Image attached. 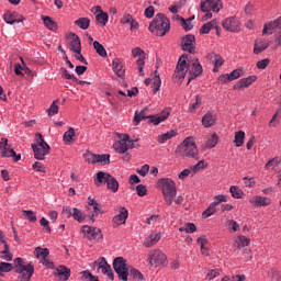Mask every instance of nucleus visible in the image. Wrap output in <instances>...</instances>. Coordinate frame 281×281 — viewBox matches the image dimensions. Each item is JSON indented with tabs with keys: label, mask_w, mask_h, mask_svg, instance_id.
<instances>
[{
	"label": "nucleus",
	"mask_w": 281,
	"mask_h": 281,
	"mask_svg": "<svg viewBox=\"0 0 281 281\" xmlns=\"http://www.w3.org/2000/svg\"><path fill=\"white\" fill-rule=\"evenodd\" d=\"M189 74L188 83L199 78L203 74V66L199 61V58L188 59V54H183L177 63L176 70L172 76V80L176 85H182L186 80V76Z\"/></svg>",
	"instance_id": "1"
},
{
	"label": "nucleus",
	"mask_w": 281,
	"mask_h": 281,
	"mask_svg": "<svg viewBox=\"0 0 281 281\" xmlns=\"http://www.w3.org/2000/svg\"><path fill=\"white\" fill-rule=\"evenodd\" d=\"M22 212H23V214H25V216L30 223H36V214H34L33 211L23 210Z\"/></svg>",
	"instance_id": "64"
},
{
	"label": "nucleus",
	"mask_w": 281,
	"mask_h": 281,
	"mask_svg": "<svg viewBox=\"0 0 281 281\" xmlns=\"http://www.w3.org/2000/svg\"><path fill=\"white\" fill-rule=\"evenodd\" d=\"M158 190H161L164 201L167 205H172L177 199V183L170 178H161L157 181Z\"/></svg>",
	"instance_id": "2"
},
{
	"label": "nucleus",
	"mask_w": 281,
	"mask_h": 281,
	"mask_svg": "<svg viewBox=\"0 0 281 281\" xmlns=\"http://www.w3.org/2000/svg\"><path fill=\"white\" fill-rule=\"evenodd\" d=\"M95 20L104 27L109 23V13L102 12L95 15Z\"/></svg>",
	"instance_id": "50"
},
{
	"label": "nucleus",
	"mask_w": 281,
	"mask_h": 281,
	"mask_svg": "<svg viewBox=\"0 0 281 281\" xmlns=\"http://www.w3.org/2000/svg\"><path fill=\"white\" fill-rule=\"evenodd\" d=\"M270 42L265 38H257L254 44V54H262L266 49H269Z\"/></svg>",
	"instance_id": "26"
},
{
	"label": "nucleus",
	"mask_w": 281,
	"mask_h": 281,
	"mask_svg": "<svg viewBox=\"0 0 281 281\" xmlns=\"http://www.w3.org/2000/svg\"><path fill=\"white\" fill-rule=\"evenodd\" d=\"M218 212V206L211 202L209 207L202 213V218H210V216H214Z\"/></svg>",
	"instance_id": "33"
},
{
	"label": "nucleus",
	"mask_w": 281,
	"mask_h": 281,
	"mask_svg": "<svg viewBox=\"0 0 281 281\" xmlns=\"http://www.w3.org/2000/svg\"><path fill=\"white\" fill-rule=\"evenodd\" d=\"M194 45H196V38L194 37V35L189 34L182 38V50L183 52H189V54H194V52H195Z\"/></svg>",
	"instance_id": "17"
},
{
	"label": "nucleus",
	"mask_w": 281,
	"mask_h": 281,
	"mask_svg": "<svg viewBox=\"0 0 281 281\" xmlns=\"http://www.w3.org/2000/svg\"><path fill=\"white\" fill-rule=\"evenodd\" d=\"M273 30H281V16L268 24H265L262 34H273Z\"/></svg>",
	"instance_id": "30"
},
{
	"label": "nucleus",
	"mask_w": 281,
	"mask_h": 281,
	"mask_svg": "<svg viewBox=\"0 0 281 281\" xmlns=\"http://www.w3.org/2000/svg\"><path fill=\"white\" fill-rule=\"evenodd\" d=\"M75 25L80 30H89V25H91V20L89 18H79L75 21Z\"/></svg>",
	"instance_id": "39"
},
{
	"label": "nucleus",
	"mask_w": 281,
	"mask_h": 281,
	"mask_svg": "<svg viewBox=\"0 0 281 281\" xmlns=\"http://www.w3.org/2000/svg\"><path fill=\"white\" fill-rule=\"evenodd\" d=\"M244 71L243 68H237L235 70H233L231 74H228L231 76V80H238V78H241V76H244Z\"/></svg>",
	"instance_id": "60"
},
{
	"label": "nucleus",
	"mask_w": 281,
	"mask_h": 281,
	"mask_svg": "<svg viewBox=\"0 0 281 281\" xmlns=\"http://www.w3.org/2000/svg\"><path fill=\"white\" fill-rule=\"evenodd\" d=\"M281 164V158L280 157H274L270 159L268 162L265 165L266 170H271V168H276V166H280Z\"/></svg>",
	"instance_id": "53"
},
{
	"label": "nucleus",
	"mask_w": 281,
	"mask_h": 281,
	"mask_svg": "<svg viewBox=\"0 0 281 281\" xmlns=\"http://www.w3.org/2000/svg\"><path fill=\"white\" fill-rule=\"evenodd\" d=\"M14 271L19 273L18 281H30L34 276V266L32 263L25 265V259L18 257L13 261Z\"/></svg>",
	"instance_id": "4"
},
{
	"label": "nucleus",
	"mask_w": 281,
	"mask_h": 281,
	"mask_svg": "<svg viewBox=\"0 0 281 281\" xmlns=\"http://www.w3.org/2000/svg\"><path fill=\"white\" fill-rule=\"evenodd\" d=\"M113 269L119 278L122 281H128V263L124 257H116L113 260Z\"/></svg>",
	"instance_id": "10"
},
{
	"label": "nucleus",
	"mask_w": 281,
	"mask_h": 281,
	"mask_svg": "<svg viewBox=\"0 0 281 281\" xmlns=\"http://www.w3.org/2000/svg\"><path fill=\"white\" fill-rule=\"evenodd\" d=\"M225 64V59L221 55H215L213 71L216 74L221 67Z\"/></svg>",
	"instance_id": "51"
},
{
	"label": "nucleus",
	"mask_w": 281,
	"mask_h": 281,
	"mask_svg": "<svg viewBox=\"0 0 281 281\" xmlns=\"http://www.w3.org/2000/svg\"><path fill=\"white\" fill-rule=\"evenodd\" d=\"M3 21H5L8 25H14V23H23V21H25V16L16 11H8L3 14Z\"/></svg>",
	"instance_id": "16"
},
{
	"label": "nucleus",
	"mask_w": 281,
	"mask_h": 281,
	"mask_svg": "<svg viewBox=\"0 0 281 281\" xmlns=\"http://www.w3.org/2000/svg\"><path fill=\"white\" fill-rule=\"evenodd\" d=\"M196 243L200 246L202 256H210V249L205 247L207 245V238H205V235L199 237Z\"/></svg>",
	"instance_id": "32"
},
{
	"label": "nucleus",
	"mask_w": 281,
	"mask_h": 281,
	"mask_svg": "<svg viewBox=\"0 0 281 281\" xmlns=\"http://www.w3.org/2000/svg\"><path fill=\"white\" fill-rule=\"evenodd\" d=\"M97 156H98V154H93V153L87 150L83 154V159H85V161H87V164H92L93 166H95V164H97Z\"/></svg>",
	"instance_id": "48"
},
{
	"label": "nucleus",
	"mask_w": 281,
	"mask_h": 281,
	"mask_svg": "<svg viewBox=\"0 0 281 281\" xmlns=\"http://www.w3.org/2000/svg\"><path fill=\"white\" fill-rule=\"evenodd\" d=\"M170 117V110H164L158 114L149 115L148 120L150 124H154V126H159L161 122H166V120Z\"/></svg>",
	"instance_id": "21"
},
{
	"label": "nucleus",
	"mask_w": 281,
	"mask_h": 281,
	"mask_svg": "<svg viewBox=\"0 0 281 281\" xmlns=\"http://www.w3.org/2000/svg\"><path fill=\"white\" fill-rule=\"evenodd\" d=\"M12 269H14V266L12 263L0 262V276L4 277L5 273H10Z\"/></svg>",
	"instance_id": "49"
},
{
	"label": "nucleus",
	"mask_w": 281,
	"mask_h": 281,
	"mask_svg": "<svg viewBox=\"0 0 281 281\" xmlns=\"http://www.w3.org/2000/svg\"><path fill=\"white\" fill-rule=\"evenodd\" d=\"M112 69L117 78L123 79L126 76V68L124 67V63H122V59L120 58H114L112 60Z\"/></svg>",
	"instance_id": "22"
},
{
	"label": "nucleus",
	"mask_w": 281,
	"mask_h": 281,
	"mask_svg": "<svg viewBox=\"0 0 281 281\" xmlns=\"http://www.w3.org/2000/svg\"><path fill=\"white\" fill-rule=\"evenodd\" d=\"M176 153H178L180 157L199 159V147H196V142H194L192 137L184 138L180 146H178Z\"/></svg>",
	"instance_id": "5"
},
{
	"label": "nucleus",
	"mask_w": 281,
	"mask_h": 281,
	"mask_svg": "<svg viewBox=\"0 0 281 281\" xmlns=\"http://www.w3.org/2000/svg\"><path fill=\"white\" fill-rule=\"evenodd\" d=\"M229 200V198L225 194H217L214 196V200H213V204L214 205H221V203H227V201Z\"/></svg>",
	"instance_id": "56"
},
{
	"label": "nucleus",
	"mask_w": 281,
	"mask_h": 281,
	"mask_svg": "<svg viewBox=\"0 0 281 281\" xmlns=\"http://www.w3.org/2000/svg\"><path fill=\"white\" fill-rule=\"evenodd\" d=\"M268 277L271 280L281 281V274H280V270H278V268H271L268 271Z\"/></svg>",
	"instance_id": "54"
},
{
	"label": "nucleus",
	"mask_w": 281,
	"mask_h": 281,
	"mask_svg": "<svg viewBox=\"0 0 281 281\" xmlns=\"http://www.w3.org/2000/svg\"><path fill=\"white\" fill-rule=\"evenodd\" d=\"M221 276V270L218 269H211L206 271V280L211 281L214 280V278H218Z\"/></svg>",
	"instance_id": "59"
},
{
	"label": "nucleus",
	"mask_w": 281,
	"mask_h": 281,
	"mask_svg": "<svg viewBox=\"0 0 281 281\" xmlns=\"http://www.w3.org/2000/svg\"><path fill=\"white\" fill-rule=\"evenodd\" d=\"M147 262L149 267H164L168 262V257L161 251V249H151L147 255Z\"/></svg>",
	"instance_id": "9"
},
{
	"label": "nucleus",
	"mask_w": 281,
	"mask_h": 281,
	"mask_svg": "<svg viewBox=\"0 0 281 281\" xmlns=\"http://www.w3.org/2000/svg\"><path fill=\"white\" fill-rule=\"evenodd\" d=\"M243 181H244L245 188H255L256 187L255 178L244 177Z\"/></svg>",
	"instance_id": "63"
},
{
	"label": "nucleus",
	"mask_w": 281,
	"mask_h": 281,
	"mask_svg": "<svg viewBox=\"0 0 281 281\" xmlns=\"http://www.w3.org/2000/svg\"><path fill=\"white\" fill-rule=\"evenodd\" d=\"M81 234L86 240H97L100 241L104 238L102 235V229L95 226L83 225L81 226Z\"/></svg>",
	"instance_id": "11"
},
{
	"label": "nucleus",
	"mask_w": 281,
	"mask_h": 281,
	"mask_svg": "<svg viewBox=\"0 0 281 281\" xmlns=\"http://www.w3.org/2000/svg\"><path fill=\"white\" fill-rule=\"evenodd\" d=\"M144 120H148V116H146V111H136L134 115V124L137 126V124Z\"/></svg>",
	"instance_id": "52"
},
{
	"label": "nucleus",
	"mask_w": 281,
	"mask_h": 281,
	"mask_svg": "<svg viewBox=\"0 0 281 281\" xmlns=\"http://www.w3.org/2000/svg\"><path fill=\"white\" fill-rule=\"evenodd\" d=\"M72 218L75 221H77L78 223H82L85 221V218H87V215H85V213H82V211L79 210L78 207H74L72 209Z\"/></svg>",
	"instance_id": "46"
},
{
	"label": "nucleus",
	"mask_w": 281,
	"mask_h": 281,
	"mask_svg": "<svg viewBox=\"0 0 281 281\" xmlns=\"http://www.w3.org/2000/svg\"><path fill=\"white\" fill-rule=\"evenodd\" d=\"M81 276L83 278V280H88V281H100V279L95 276H92L91 272L89 270H85L81 272Z\"/></svg>",
	"instance_id": "62"
},
{
	"label": "nucleus",
	"mask_w": 281,
	"mask_h": 281,
	"mask_svg": "<svg viewBox=\"0 0 281 281\" xmlns=\"http://www.w3.org/2000/svg\"><path fill=\"white\" fill-rule=\"evenodd\" d=\"M258 80V77L256 75H251L245 78H241L237 81V83L234 86L235 90H240V89H249L254 82Z\"/></svg>",
	"instance_id": "20"
},
{
	"label": "nucleus",
	"mask_w": 281,
	"mask_h": 281,
	"mask_svg": "<svg viewBox=\"0 0 281 281\" xmlns=\"http://www.w3.org/2000/svg\"><path fill=\"white\" fill-rule=\"evenodd\" d=\"M234 144L237 148H240V146L245 145V132L244 131H238L235 133Z\"/></svg>",
	"instance_id": "37"
},
{
	"label": "nucleus",
	"mask_w": 281,
	"mask_h": 281,
	"mask_svg": "<svg viewBox=\"0 0 281 281\" xmlns=\"http://www.w3.org/2000/svg\"><path fill=\"white\" fill-rule=\"evenodd\" d=\"M229 192L233 199H243L245 196V191H243V189H240L238 186H231Z\"/></svg>",
	"instance_id": "36"
},
{
	"label": "nucleus",
	"mask_w": 281,
	"mask_h": 281,
	"mask_svg": "<svg viewBox=\"0 0 281 281\" xmlns=\"http://www.w3.org/2000/svg\"><path fill=\"white\" fill-rule=\"evenodd\" d=\"M43 23L45 25V27H47V30H50L53 32H55V30H58V24H56V22L54 20H52V18L49 16H43Z\"/></svg>",
	"instance_id": "44"
},
{
	"label": "nucleus",
	"mask_w": 281,
	"mask_h": 281,
	"mask_svg": "<svg viewBox=\"0 0 281 281\" xmlns=\"http://www.w3.org/2000/svg\"><path fill=\"white\" fill-rule=\"evenodd\" d=\"M227 32H240V23L235 18H227L222 23Z\"/></svg>",
	"instance_id": "23"
},
{
	"label": "nucleus",
	"mask_w": 281,
	"mask_h": 281,
	"mask_svg": "<svg viewBox=\"0 0 281 281\" xmlns=\"http://www.w3.org/2000/svg\"><path fill=\"white\" fill-rule=\"evenodd\" d=\"M59 102H60V100H58V99L52 102L50 106L46 110L48 117H54V115H58V111L60 109L58 106Z\"/></svg>",
	"instance_id": "35"
},
{
	"label": "nucleus",
	"mask_w": 281,
	"mask_h": 281,
	"mask_svg": "<svg viewBox=\"0 0 281 281\" xmlns=\"http://www.w3.org/2000/svg\"><path fill=\"white\" fill-rule=\"evenodd\" d=\"M97 164H100V166H109L111 164V155L109 154H97Z\"/></svg>",
	"instance_id": "45"
},
{
	"label": "nucleus",
	"mask_w": 281,
	"mask_h": 281,
	"mask_svg": "<svg viewBox=\"0 0 281 281\" xmlns=\"http://www.w3.org/2000/svg\"><path fill=\"white\" fill-rule=\"evenodd\" d=\"M217 120L218 116L216 112L207 111L202 117V126H204V128H212V126H216Z\"/></svg>",
	"instance_id": "19"
},
{
	"label": "nucleus",
	"mask_w": 281,
	"mask_h": 281,
	"mask_svg": "<svg viewBox=\"0 0 281 281\" xmlns=\"http://www.w3.org/2000/svg\"><path fill=\"white\" fill-rule=\"evenodd\" d=\"M177 130H171L162 135H160L158 137V142L159 144H166V142H168V139H172V137H177Z\"/></svg>",
	"instance_id": "38"
},
{
	"label": "nucleus",
	"mask_w": 281,
	"mask_h": 281,
	"mask_svg": "<svg viewBox=\"0 0 281 281\" xmlns=\"http://www.w3.org/2000/svg\"><path fill=\"white\" fill-rule=\"evenodd\" d=\"M102 183L106 184V189L110 190V192L115 193L117 192V190H120V182L109 172L99 171L97 173V178L94 179V186H97V188H100Z\"/></svg>",
	"instance_id": "6"
},
{
	"label": "nucleus",
	"mask_w": 281,
	"mask_h": 281,
	"mask_svg": "<svg viewBox=\"0 0 281 281\" xmlns=\"http://www.w3.org/2000/svg\"><path fill=\"white\" fill-rule=\"evenodd\" d=\"M88 205L93 207L94 214L92 216H98L99 214H103L102 210H100V203L91 196L88 198Z\"/></svg>",
	"instance_id": "42"
},
{
	"label": "nucleus",
	"mask_w": 281,
	"mask_h": 281,
	"mask_svg": "<svg viewBox=\"0 0 281 281\" xmlns=\"http://www.w3.org/2000/svg\"><path fill=\"white\" fill-rule=\"evenodd\" d=\"M0 155L1 157H14V161H21V155H16L12 145L8 144V138H1Z\"/></svg>",
	"instance_id": "14"
},
{
	"label": "nucleus",
	"mask_w": 281,
	"mask_h": 281,
	"mask_svg": "<svg viewBox=\"0 0 281 281\" xmlns=\"http://www.w3.org/2000/svg\"><path fill=\"white\" fill-rule=\"evenodd\" d=\"M98 269V271H102L103 276H108L109 280H113L114 279V274H113V270L111 269V265H109V262L106 261V258L101 257L98 260H95L92 263V269Z\"/></svg>",
	"instance_id": "13"
},
{
	"label": "nucleus",
	"mask_w": 281,
	"mask_h": 281,
	"mask_svg": "<svg viewBox=\"0 0 281 281\" xmlns=\"http://www.w3.org/2000/svg\"><path fill=\"white\" fill-rule=\"evenodd\" d=\"M161 240V233H151L148 237L144 239V247L150 249V247H155L157 243Z\"/></svg>",
	"instance_id": "27"
},
{
	"label": "nucleus",
	"mask_w": 281,
	"mask_h": 281,
	"mask_svg": "<svg viewBox=\"0 0 281 281\" xmlns=\"http://www.w3.org/2000/svg\"><path fill=\"white\" fill-rule=\"evenodd\" d=\"M127 218H128V210L124 206H121L119 214L112 218L113 227H120V225H125Z\"/></svg>",
	"instance_id": "18"
},
{
	"label": "nucleus",
	"mask_w": 281,
	"mask_h": 281,
	"mask_svg": "<svg viewBox=\"0 0 281 281\" xmlns=\"http://www.w3.org/2000/svg\"><path fill=\"white\" fill-rule=\"evenodd\" d=\"M218 144V134L213 133L211 136L207 137L205 143V148H216Z\"/></svg>",
	"instance_id": "40"
},
{
	"label": "nucleus",
	"mask_w": 281,
	"mask_h": 281,
	"mask_svg": "<svg viewBox=\"0 0 281 281\" xmlns=\"http://www.w3.org/2000/svg\"><path fill=\"white\" fill-rule=\"evenodd\" d=\"M251 243V239L246 237L245 235H238L234 238V245L237 247V249H243V247H249V244Z\"/></svg>",
	"instance_id": "31"
},
{
	"label": "nucleus",
	"mask_w": 281,
	"mask_h": 281,
	"mask_svg": "<svg viewBox=\"0 0 281 281\" xmlns=\"http://www.w3.org/2000/svg\"><path fill=\"white\" fill-rule=\"evenodd\" d=\"M130 278H132L133 280L135 281H145L144 279V274L142 273V271L135 269V268H132L130 270Z\"/></svg>",
	"instance_id": "47"
},
{
	"label": "nucleus",
	"mask_w": 281,
	"mask_h": 281,
	"mask_svg": "<svg viewBox=\"0 0 281 281\" xmlns=\"http://www.w3.org/2000/svg\"><path fill=\"white\" fill-rule=\"evenodd\" d=\"M32 168L33 170H35V172H43V173L47 172L45 165L41 161H35Z\"/></svg>",
	"instance_id": "61"
},
{
	"label": "nucleus",
	"mask_w": 281,
	"mask_h": 281,
	"mask_svg": "<svg viewBox=\"0 0 281 281\" xmlns=\"http://www.w3.org/2000/svg\"><path fill=\"white\" fill-rule=\"evenodd\" d=\"M40 225L43 227V232H45V234H52V227H49V221H47V218L42 217L40 220Z\"/></svg>",
	"instance_id": "58"
},
{
	"label": "nucleus",
	"mask_w": 281,
	"mask_h": 281,
	"mask_svg": "<svg viewBox=\"0 0 281 281\" xmlns=\"http://www.w3.org/2000/svg\"><path fill=\"white\" fill-rule=\"evenodd\" d=\"M133 58H137L136 68L138 69V76H145L144 67H146V52L140 47H135L132 49Z\"/></svg>",
	"instance_id": "12"
},
{
	"label": "nucleus",
	"mask_w": 281,
	"mask_h": 281,
	"mask_svg": "<svg viewBox=\"0 0 281 281\" xmlns=\"http://www.w3.org/2000/svg\"><path fill=\"white\" fill-rule=\"evenodd\" d=\"M223 10V1L222 0H205L201 3L202 12H215L218 13Z\"/></svg>",
	"instance_id": "15"
},
{
	"label": "nucleus",
	"mask_w": 281,
	"mask_h": 281,
	"mask_svg": "<svg viewBox=\"0 0 281 281\" xmlns=\"http://www.w3.org/2000/svg\"><path fill=\"white\" fill-rule=\"evenodd\" d=\"M2 256H3V260H7V262H12V258H14V255H12V252H10V246L5 245L4 249L1 251Z\"/></svg>",
	"instance_id": "55"
},
{
	"label": "nucleus",
	"mask_w": 281,
	"mask_h": 281,
	"mask_svg": "<svg viewBox=\"0 0 281 281\" xmlns=\"http://www.w3.org/2000/svg\"><path fill=\"white\" fill-rule=\"evenodd\" d=\"M69 43L71 52H82V43L76 33L69 34Z\"/></svg>",
	"instance_id": "28"
},
{
	"label": "nucleus",
	"mask_w": 281,
	"mask_h": 281,
	"mask_svg": "<svg viewBox=\"0 0 281 281\" xmlns=\"http://www.w3.org/2000/svg\"><path fill=\"white\" fill-rule=\"evenodd\" d=\"M74 137H76V130H74V127H69V130L64 133V144H66V146H69V144L74 142Z\"/></svg>",
	"instance_id": "34"
},
{
	"label": "nucleus",
	"mask_w": 281,
	"mask_h": 281,
	"mask_svg": "<svg viewBox=\"0 0 281 281\" xmlns=\"http://www.w3.org/2000/svg\"><path fill=\"white\" fill-rule=\"evenodd\" d=\"M93 47H94L97 54L99 56H101V58H106V56H109V54L106 53V48H104V46L100 42L94 41Z\"/></svg>",
	"instance_id": "41"
},
{
	"label": "nucleus",
	"mask_w": 281,
	"mask_h": 281,
	"mask_svg": "<svg viewBox=\"0 0 281 281\" xmlns=\"http://www.w3.org/2000/svg\"><path fill=\"white\" fill-rule=\"evenodd\" d=\"M249 203L256 207H267L271 204V198L255 195L250 198Z\"/></svg>",
	"instance_id": "25"
},
{
	"label": "nucleus",
	"mask_w": 281,
	"mask_h": 281,
	"mask_svg": "<svg viewBox=\"0 0 281 281\" xmlns=\"http://www.w3.org/2000/svg\"><path fill=\"white\" fill-rule=\"evenodd\" d=\"M226 225H227L228 229H232V232H234V233H236L240 229V224H238V222H236L235 220H227Z\"/></svg>",
	"instance_id": "57"
},
{
	"label": "nucleus",
	"mask_w": 281,
	"mask_h": 281,
	"mask_svg": "<svg viewBox=\"0 0 281 281\" xmlns=\"http://www.w3.org/2000/svg\"><path fill=\"white\" fill-rule=\"evenodd\" d=\"M34 254L37 260H43L49 256V250L47 248L36 247Z\"/></svg>",
	"instance_id": "43"
},
{
	"label": "nucleus",
	"mask_w": 281,
	"mask_h": 281,
	"mask_svg": "<svg viewBox=\"0 0 281 281\" xmlns=\"http://www.w3.org/2000/svg\"><path fill=\"white\" fill-rule=\"evenodd\" d=\"M153 83V93H157L161 89V77L157 70L154 71V78H146L145 85L148 87Z\"/></svg>",
	"instance_id": "24"
},
{
	"label": "nucleus",
	"mask_w": 281,
	"mask_h": 281,
	"mask_svg": "<svg viewBox=\"0 0 281 281\" xmlns=\"http://www.w3.org/2000/svg\"><path fill=\"white\" fill-rule=\"evenodd\" d=\"M148 30L155 36H166L170 32V20L164 13H157L154 20L150 22Z\"/></svg>",
	"instance_id": "3"
},
{
	"label": "nucleus",
	"mask_w": 281,
	"mask_h": 281,
	"mask_svg": "<svg viewBox=\"0 0 281 281\" xmlns=\"http://www.w3.org/2000/svg\"><path fill=\"white\" fill-rule=\"evenodd\" d=\"M37 142L35 144H32V149L34 153L35 159L38 161H43L45 159L46 155H49V145L45 142L43 138V135L36 134Z\"/></svg>",
	"instance_id": "8"
},
{
	"label": "nucleus",
	"mask_w": 281,
	"mask_h": 281,
	"mask_svg": "<svg viewBox=\"0 0 281 281\" xmlns=\"http://www.w3.org/2000/svg\"><path fill=\"white\" fill-rule=\"evenodd\" d=\"M54 276L59 278V280L67 281L69 278H71V270L66 266H59L56 268Z\"/></svg>",
	"instance_id": "29"
},
{
	"label": "nucleus",
	"mask_w": 281,
	"mask_h": 281,
	"mask_svg": "<svg viewBox=\"0 0 281 281\" xmlns=\"http://www.w3.org/2000/svg\"><path fill=\"white\" fill-rule=\"evenodd\" d=\"M135 142H139V138L131 139L128 134H123V137L113 144V148L119 155H126V151L139 148V145L135 146Z\"/></svg>",
	"instance_id": "7"
}]
</instances>
